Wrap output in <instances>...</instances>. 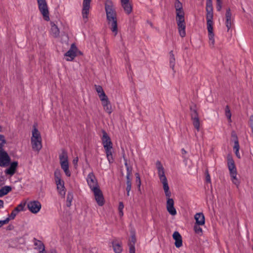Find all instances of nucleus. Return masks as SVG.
I'll return each instance as SVG.
<instances>
[{
  "instance_id": "1",
  "label": "nucleus",
  "mask_w": 253,
  "mask_h": 253,
  "mask_svg": "<svg viewBox=\"0 0 253 253\" xmlns=\"http://www.w3.org/2000/svg\"><path fill=\"white\" fill-rule=\"evenodd\" d=\"M105 10L109 28L114 36H116L119 31L117 14L115 4L112 0H106Z\"/></svg>"
},
{
  "instance_id": "2",
  "label": "nucleus",
  "mask_w": 253,
  "mask_h": 253,
  "mask_svg": "<svg viewBox=\"0 0 253 253\" xmlns=\"http://www.w3.org/2000/svg\"><path fill=\"white\" fill-rule=\"evenodd\" d=\"M206 10H207V26L208 30V35L209 39V43L211 48L214 46L215 40L214 34L213 33V12L211 0H207L206 4Z\"/></svg>"
},
{
  "instance_id": "3",
  "label": "nucleus",
  "mask_w": 253,
  "mask_h": 253,
  "mask_svg": "<svg viewBox=\"0 0 253 253\" xmlns=\"http://www.w3.org/2000/svg\"><path fill=\"white\" fill-rule=\"evenodd\" d=\"M174 6L176 10V21L178 26V32L179 35L183 38L186 35V25L184 20V13L183 10L182 5L178 0H176Z\"/></svg>"
},
{
  "instance_id": "4",
  "label": "nucleus",
  "mask_w": 253,
  "mask_h": 253,
  "mask_svg": "<svg viewBox=\"0 0 253 253\" xmlns=\"http://www.w3.org/2000/svg\"><path fill=\"white\" fill-rule=\"evenodd\" d=\"M101 139L103 147L105 149L107 160L109 163H112L114 161L112 155L113 144L110 137L104 130L102 131Z\"/></svg>"
},
{
  "instance_id": "5",
  "label": "nucleus",
  "mask_w": 253,
  "mask_h": 253,
  "mask_svg": "<svg viewBox=\"0 0 253 253\" xmlns=\"http://www.w3.org/2000/svg\"><path fill=\"white\" fill-rule=\"evenodd\" d=\"M31 137L32 148L35 151H39L42 147V137L40 132L35 127L33 128Z\"/></svg>"
},
{
  "instance_id": "6",
  "label": "nucleus",
  "mask_w": 253,
  "mask_h": 253,
  "mask_svg": "<svg viewBox=\"0 0 253 253\" xmlns=\"http://www.w3.org/2000/svg\"><path fill=\"white\" fill-rule=\"evenodd\" d=\"M156 165L158 170V176L160 181L163 184L164 192L168 193V190H169V188L167 178L165 175V169L160 162L157 161Z\"/></svg>"
},
{
  "instance_id": "7",
  "label": "nucleus",
  "mask_w": 253,
  "mask_h": 253,
  "mask_svg": "<svg viewBox=\"0 0 253 253\" xmlns=\"http://www.w3.org/2000/svg\"><path fill=\"white\" fill-rule=\"evenodd\" d=\"M59 159L61 169L64 171L65 175L68 177H70L71 176V173L69 170L68 156L67 153L64 150L62 151V152L59 154Z\"/></svg>"
},
{
  "instance_id": "8",
  "label": "nucleus",
  "mask_w": 253,
  "mask_h": 253,
  "mask_svg": "<svg viewBox=\"0 0 253 253\" xmlns=\"http://www.w3.org/2000/svg\"><path fill=\"white\" fill-rule=\"evenodd\" d=\"M54 178L58 193L64 197L66 193V190L64 186V181L61 179V175L59 170H56L55 171Z\"/></svg>"
},
{
  "instance_id": "9",
  "label": "nucleus",
  "mask_w": 253,
  "mask_h": 253,
  "mask_svg": "<svg viewBox=\"0 0 253 253\" xmlns=\"http://www.w3.org/2000/svg\"><path fill=\"white\" fill-rule=\"evenodd\" d=\"M39 9L44 20L48 21L50 20L48 6L45 0H37Z\"/></svg>"
},
{
  "instance_id": "10",
  "label": "nucleus",
  "mask_w": 253,
  "mask_h": 253,
  "mask_svg": "<svg viewBox=\"0 0 253 253\" xmlns=\"http://www.w3.org/2000/svg\"><path fill=\"white\" fill-rule=\"evenodd\" d=\"M91 0H83L82 15L83 22L86 23L88 20V15L91 8Z\"/></svg>"
},
{
  "instance_id": "11",
  "label": "nucleus",
  "mask_w": 253,
  "mask_h": 253,
  "mask_svg": "<svg viewBox=\"0 0 253 253\" xmlns=\"http://www.w3.org/2000/svg\"><path fill=\"white\" fill-rule=\"evenodd\" d=\"M165 194L167 198L166 208L168 211L171 215H176L177 212L174 207V201L170 198L171 196L170 191L169 190H168V193L165 192Z\"/></svg>"
},
{
  "instance_id": "12",
  "label": "nucleus",
  "mask_w": 253,
  "mask_h": 253,
  "mask_svg": "<svg viewBox=\"0 0 253 253\" xmlns=\"http://www.w3.org/2000/svg\"><path fill=\"white\" fill-rule=\"evenodd\" d=\"M28 210L33 213H37L42 208L41 204L38 201L29 202L27 204Z\"/></svg>"
},
{
  "instance_id": "13",
  "label": "nucleus",
  "mask_w": 253,
  "mask_h": 253,
  "mask_svg": "<svg viewBox=\"0 0 253 253\" xmlns=\"http://www.w3.org/2000/svg\"><path fill=\"white\" fill-rule=\"evenodd\" d=\"M86 180L91 190L99 188L97 180L92 172H90L88 174Z\"/></svg>"
},
{
  "instance_id": "14",
  "label": "nucleus",
  "mask_w": 253,
  "mask_h": 253,
  "mask_svg": "<svg viewBox=\"0 0 253 253\" xmlns=\"http://www.w3.org/2000/svg\"><path fill=\"white\" fill-rule=\"evenodd\" d=\"M225 24L227 29V31L229 32L233 24V17L232 16L230 8H228L225 13Z\"/></svg>"
},
{
  "instance_id": "15",
  "label": "nucleus",
  "mask_w": 253,
  "mask_h": 253,
  "mask_svg": "<svg viewBox=\"0 0 253 253\" xmlns=\"http://www.w3.org/2000/svg\"><path fill=\"white\" fill-rule=\"evenodd\" d=\"M91 191L93 192L95 199L97 204L100 206H103L104 203V199L102 193L99 188Z\"/></svg>"
},
{
  "instance_id": "16",
  "label": "nucleus",
  "mask_w": 253,
  "mask_h": 253,
  "mask_svg": "<svg viewBox=\"0 0 253 253\" xmlns=\"http://www.w3.org/2000/svg\"><path fill=\"white\" fill-rule=\"evenodd\" d=\"M78 49L74 44H72L70 49L65 53L67 61H72L77 56Z\"/></svg>"
},
{
  "instance_id": "17",
  "label": "nucleus",
  "mask_w": 253,
  "mask_h": 253,
  "mask_svg": "<svg viewBox=\"0 0 253 253\" xmlns=\"http://www.w3.org/2000/svg\"><path fill=\"white\" fill-rule=\"evenodd\" d=\"M100 100L104 111L108 114H110L112 112L113 110L112 105L108 97L107 96L104 98H102Z\"/></svg>"
},
{
  "instance_id": "18",
  "label": "nucleus",
  "mask_w": 253,
  "mask_h": 253,
  "mask_svg": "<svg viewBox=\"0 0 253 253\" xmlns=\"http://www.w3.org/2000/svg\"><path fill=\"white\" fill-rule=\"evenodd\" d=\"M121 4L126 14H129L132 12V6L130 0H121Z\"/></svg>"
},
{
  "instance_id": "19",
  "label": "nucleus",
  "mask_w": 253,
  "mask_h": 253,
  "mask_svg": "<svg viewBox=\"0 0 253 253\" xmlns=\"http://www.w3.org/2000/svg\"><path fill=\"white\" fill-rule=\"evenodd\" d=\"M191 118L193 120V124L195 128L199 131L200 129V122L198 117L197 112L195 109L191 108Z\"/></svg>"
},
{
  "instance_id": "20",
  "label": "nucleus",
  "mask_w": 253,
  "mask_h": 253,
  "mask_svg": "<svg viewBox=\"0 0 253 253\" xmlns=\"http://www.w3.org/2000/svg\"><path fill=\"white\" fill-rule=\"evenodd\" d=\"M9 162V158L7 154L0 150V166H5L7 165Z\"/></svg>"
},
{
  "instance_id": "21",
  "label": "nucleus",
  "mask_w": 253,
  "mask_h": 253,
  "mask_svg": "<svg viewBox=\"0 0 253 253\" xmlns=\"http://www.w3.org/2000/svg\"><path fill=\"white\" fill-rule=\"evenodd\" d=\"M18 166V163L16 162H13L11 163L10 166L5 169V173L10 176L13 175L16 171V168Z\"/></svg>"
},
{
  "instance_id": "22",
  "label": "nucleus",
  "mask_w": 253,
  "mask_h": 253,
  "mask_svg": "<svg viewBox=\"0 0 253 253\" xmlns=\"http://www.w3.org/2000/svg\"><path fill=\"white\" fill-rule=\"evenodd\" d=\"M172 237L175 240V246L177 248H179L182 245V237L180 234L177 231H175L172 235Z\"/></svg>"
},
{
  "instance_id": "23",
  "label": "nucleus",
  "mask_w": 253,
  "mask_h": 253,
  "mask_svg": "<svg viewBox=\"0 0 253 253\" xmlns=\"http://www.w3.org/2000/svg\"><path fill=\"white\" fill-rule=\"evenodd\" d=\"M227 165L229 170L230 171V174L232 173V172H237L234 161L230 156H228L227 157Z\"/></svg>"
},
{
  "instance_id": "24",
  "label": "nucleus",
  "mask_w": 253,
  "mask_h": 253,
  "mask_svg": "<svg viewBox=\"0 0 253 253\" xmlns=\"http://www.w3.org/2000/svg\"><path fill=\"white\" fill-rule=\"evenodd\" d=\"M194 218L196 220V224L203 225L205 224V216L202 213H197L194 216Z\"/></svg>"
},
{
  "instance_id": "25",
  "label": "nucleus",
  "mask_w": 253,
  "mask_h": 253,
  "mask_svg": "<svg viewBox=\"0 0 253 253\" xmlns=\"http://www.w3.org/2000/svg\"><path fill=\"white\" fill-rule=\"evenodd\" d=\"M50 25H51L50 33H51V35L55 38L58 37L59 36V33H60L58 28L53 22H50Z\"/></svg>"
},
{
  "instance_id": "26",
  "label": "nucleus",
  "mask_w": 253,
  "mask_h": 253,
  "mask_svg": "<svg viewBox=\"0 0 253 253\" xmlns=\"http://www.w3.org/2000/svg\"><path fill=\"white\" fill-rule=\"evenodd\" d=\"M33 243L34 245V249L35 250L39 251V252L42 250H44V246L41 241L34 238L33 239Z\"/></svg>"
},
{
  "instance_id": "27",
  "label": "nucleus",
  "mask_w": 253,
  "mask_h": 253,
  "mask_svg": "<svg viewBox=\"0 0 253 253\" xmlns=\"http://www.w3.org/2000/svg\"><path fill=\"white\" fill-rule=\"evenodd\" d=\"M12 190L10 186H4L0 188V197L7 195Z\"/></svg>"
},
{
  "instance_id": "28",
  "label": "nucleus",
  "mask_w": 253,
  "mask_h": 253,
  "mask_svg": "<svg viewBox=\"0 0 253 253\" xmlns=\"http://www.w3.org/2000/svg\"><path fill=\"white\" fill-rule=\"evenodd\" d=\"M95 88L96 92L98 93L100 99H101L102 98H104L107 97L102 86L100 85H95Z\"/></svg>"
},
{
  "instance_id": "29",
  "label": "nucleus",
  "mask_w": 253,
  "mask_h": 253,
  "mask_svg": "<svg viewBox=\"0 0 253 253\" xmlns=\"http://www.w3.org/2000/svg\"><path fill=\"white\" fill-rule=\"evenodd\" d=\"M135 237L134 235L131 236L129 243V253H135L134 244L135 243Z\"/></svg>"
},
{
  "instance_id": "30",
  "label": "nucleus",
  "mask_w": 253,
  "mask_h": 253,
  "mask_svg": "<svg viewBox=\"0 0 253 253\" xmlns=\"http://www.w3.org/2000/svg\"><path fill=\"white\" fill-rule=\"evenodd\" d=\"M113 248L116 253H121L122 251L121 245L117 241H114L112 242Z\"/></svg>"
},
{
  "instance_id": "31",
  "label": "nucleus",
  "mask_w": 253,
  "mask_h": 253,
  "mask_svg": "<svg viewBox=\"0 0 253 253\" xmlns=\"http://www.w3.org/2000/svg\"><path fill=\"white\" fill-rule=\"evenodd\" d=\"M232 137L233 140L234 142V146L233 147V149L235 151L237 150V151H238V150H239V142H238L237 137L235 134L232 133Z\"/></svg>"
},
{
  "instance_id": "32",
  "label": "nucleus",
  "mask_w": 253,
  "mask_h": 253,
  "mask_svg": "<svg viewBox=\"0 0 253 253\" xmlns=\"http://www.w3.org/2000/svg\"><path fill=\"white\" fill-rule=\"evenodd\" d=\"M230 176L231 178V180L232 182L235 184L237 186H238L239 185V181L237 178V172H232L230 173Z\"/></svg>"
},
{
  "instance_id": "33",
  "label": "nucleus",
  "mask_w": 253,
  "mask_h": 253,
  "mask_svg": "<svg viewBox=\"0 0 253 253\" xmlns=\"http://www.w3.org/2000/svg\"><path fill=\"white\" fill-rule=\"evenodd\" d=\"M169 66L170 67L174 70V67L175 65V58L174 57V55L172 53V51L169 52Z\"/></svg>"
},
{
  "instance_id": "34",
  "label": "nucleus",
  "mask_w": 253,
  "mask_h": 253,
  "mask_svg": "<svg viewBox=\"0 0 253 253\" xmlns=\"http://www.w3.org/2000/svg\"><path fill=\"white\" fill-rule=\"evenodd\" d=\"M73 198V194L71 192H68L67 196V206L69 207L71 206L72 200Z\"/></svg>"
},
{
  "instance_id": "35",
  "label": "nucleus",
  "mask_w": 253,
  "mask_h": 253,
  "mask_svg": "<svg viewBox=\"0 0 253 253\" xmlns=\"http://www.w3.org/2000/svg\"><path fill=\"white\" fill-rule=\"evenodd\" d=\"M225 115L229 122H231V113L229 107L227 105L225 108Z\"/></svg>"
},
{
  "instance_id": "36",
  "label": "nucleus",
  "mask_w": 253,
  "mask_h": 253,
  "mask_svg": "<svg viewBox=\"0 0 253 253\" xmlns=\"http://www.w3.org/2000/svg\"><path fill=\"white\" fill-rule=\"evenodd\" d=\"M201 225L195 224L194 226V230L196 234L201 235L202 234V229L200 227Z\"/></svg>"
},
{
  "instance_id": "37",
  "label": "nucleus",
  "mask_w": 253,
  "mask_h": 253,
  "mask_svg": "<svg viewBox=\"0 0 253 253\" xmlns=\"http://www.w3.org/2000/svg\"><path fill=\"white\" fill-rule=\"evenodd\" d=\"M135 175L136 177V182L137 184L138 188L140 189L141 182L139 174L138 173H136Z\"/></svg>"
},
{
  "instance_id": "38",
  "label": "nucleus",
  "mask_w": 253,
  "mask_h": 253,
  "mask_svg": "<svg viewBox=\"0 0 253 253\" xmlns=\"http://www.w3.org/2000/svg\"><path fill=\"white\" fill-rule=\"evenodd\" d=\"M18 212L17 211V210L14 209V210L11 213V214L9 215V217H8L7 218H9V220L10 219H13L15 218V217L18 214Z\"/></svg>"
},
{
  "instance_id": "39",
  "label": "nucleus",
  "mask_w": 253,
  "mask_h": 253,
  "mask_svg": "<svg viewBox=\"0 0 253 253\" xmlns=\"http://www.w3.org/2000/svg\"><path fill=\"white\" fill-rule=\"evenodd\" d=\"M5 142L4 136L2 135H0V148L3 146Z\"/></svg>"
},
{
  "instance_id": "40",
  "label": "nucleus",
  "mask_w": 253,
  "mask_h": 253,
  "mask_svg": "<svg viewBox=\"0 0 253 253\" xmlns=\"http://www.w3.org/2000/svg\"><path fill=\"white\" fill-rule=\"evenodd\" d=\"M24 208V205L22 204H19L17 207L15 208V210H17V211L19 212L20 211H22L23 210Z\"/></svg>"
},
{
  "instance_id": "41",
  "label": "nucleus",
  "mask_w": 253,
  "mask_h": 253,
  "mask_svg": "<svg viewBox=\"0 0 253 253\" xmlns=\"http://www.w3.org/2000/svg\"><path fill=\"white\" fill-rule=\"evenodd\" d=\"M9 221V218H6L4 220H0V227L3 225L7 224Z\"/></svg>"
},
{
  "instance_id": "42",
  "label": "nucleus",
  "mask_w": 253,
  "mask_h": 253,
  "mask_svg": "<svg viewBox=\"0 0 253 253\" xmlns=\"http://www.w3.org/2000/svg\"><path fill=\"white\" fill-rule=\"evenodd\" d=\"M131 187V181H126V191H130Z\"/></svg>"
},
{
  "instance_id": "43",
  "label": "nucleus",
  "mask_w": 253,
  "mask_h": 253,
  "mask_svg": "<svg viewBox=\"0 0 253 253\" xmlns=\"http://www.w3.org/2000/svg\"><path fill=\"white\" fill-rule=\"evenodd\" d=\"M125 166L126 167L127 174L131 175V171H132L131 168L128 166L127 163H125Z\"/></svg>"
},
{
  "instance_id": "44",
  "label": "nucleus",
  "mask_w": 253,
  "mask_h": 253,
  "mask_svg": "<svg viewBox=\"0 0 253 253\" xmlns=\"http://www.w3.org/2000/svg\"><path fill=\"white\" fill-rule=\"evenodd\" d=\"M222 8V2L216 3V9L218 11H220Z\"/></svg>"
},
{
  "instance_id": "45",
  "label": "nucleus",
  "mask_w": 253,
  "mask_h": 253,
  "mask_svg": "<svg viewBox=\"0 0 253 253\" xmlns=\"http://www.w3.org/2000/svg\"><path fill=\"white\" fill-rule=\"evenodd\" d=\"M124 208L123 203L122 202H120L119 205L118 207L119 211H123V209Z\"/></svg>"
},
{
  "instance_id": "46",
  "label": "nucleus",
  "mask_w": 253,
  "mask_h": 253,
  "mask_svg": "<svg viewBox=\"0 0 253 253\" xmlns=\"http://www.w3.org/2000/svg\"><path fill=\"white\" fill-rule=\"evenodd\" d=\"M78 162V157H76V158H75L73 159V164H74L75 166L77 165Z\"/></svg>"
},
{
  "instance_id": "47",
  "label": "nucleus",
  "mask_w": 253,
  "mask_h": 253,
  "mask_svg": "<svg viewBox=\"0 0 253 253\" xmlns=\"http://www.w3.org/2000/svg\"><path fill=\"white\" fill-rule=\"evenodd\" d=\"M206 181L208 182H211V178H210V174L208 173L207 175H206Z\"/></svg>"
},
{
  "instance_id": "48",
  "label": "nucleus",
  "mask_w": 253,
  "mask_h": 253,
  "mask_svg": "<svg viewBox=\"0 0 253 253\" xmlns=\"http://www.w3.org/2000/svg\"><path fill=\"white\" fill-rule=\"evenodd\" d=\"M130 174H126V181H131Z\"/></svg>"
},
{
  "instance_id": "49",
  "label": "nucleus",
  "mask_w": 253,
  "mask_h": 253,
  "mask_svg": "<svg viewBox=\"0 0 253 253\" xmlns=\"http://www.w3.org/2000/svg\"><path fill=\"white\" fill-rule=\"evenodd\" d=\"M235 154H236V156L238 158H240V155L239 150H238V151H237V150H235Z\"/></svg>"
},
{
  "instance_id": "50",
  "label": "nucleus",
  "mask_w": 253,
  "mask_h": 253,
  "mask_svg": "<svg viewBox=\"0 0 253 253\" xmlns=\"http://www.w3.org/2000/svg\"><path fill=\"white\" fill-rule=\"evenodd\" d=\"M3 206V202L2 200H0V209L2 208Z\"/></svg>"
},
{
  "instance_id": "51",
  "label": "nucleus",
  "mask_w": 253,
  "mask_h": 253,
  "mask_svg": "<svg viewBox=\"0 0 253 253\" xmlns=\"http://www.w3.org/2000/svg\"><path fill=\"white\" fill-rule=\"evenodd\" d=\"M119 214L120 216L122 217L123 215V211H119Z\"/></svg>"
},
{
  "instance_id": "52",
  "label": "nucleus",
  "mask_w": 253,
  "mask_h": 253,
  "mask_svg": "<svg viewBox=\"0 0 253 253\" xmlns=\"http://www.w3.org/2000/svg\"><path fill=\"white\" fill-rule=\"evenodd\" d=\"M181 151H182V154L183 155L186 154V153H187L186 151L184 149H182L181 150Z\"/></svg>"
},
{
  "instance_id": "53",
  "label": "nucleus",
  "mask_w": 253,
  "mask_h": 253,
  "mask_svg": "<svg viewBox=\"0 0 253 253\" xmlns=\"http://www.w3.org/2000/svg\"><path fill=\"white\" fill-rule=\"evenodd\" d=\"M39 253H46V252L45 251V249H44V250H42L41 251H39Z\"/></svg>"
},
{
  "instance_id": "54",
  "label": "nucleus",
  "mask_w": 253,
  "mask_h": 253,
  "mask_svg": "<svg viewBox=\"0 0 253 253\" xmlns=\"http://www.w3.org/2000/svg\"><path fill=\"white\" fill-rule=\"evenodd\" d=\"M49 253H57V252L55 250H51L50 251Z\"/></svg>"
},
{
  "instance_id": "55",
  "label": "nucleus",
  "mask_w": 253,
  "mask_h": 253,
  "mask_svg": "<svg viewBox=\"0 0 253 253\" xmlns=\"http://www.w3.org/2000/svg\"><path fill=\"white\" fill-rule=\"evenodd\" d=\"M222 2L221 0H216V3Z\"/></svg>"
},
{
  "instance_id": "56",
  "label": "nucleus",
  "mask_w": 253,
  "mask_h": 253,
  "mask_svg": "<svg viewBox=\"0 0 253 253\" xmlns=\"http://www.w3.org/2000/svg\"><path fill=\"white\" fill-rule=\"evenodd\" d=\"M129 192L130 191H126V194H127V196H129Z\"/></svg>"
},
{
  "instance_id": "57",
  "label": "nucleus",
  "mask_w": 253,
  "mask_h": 253,
  "mask_svg": "<svg viewBox=\"0 0 253 253\" xmlns=\"http://www.w3.org/2000/svg\"><path fill=\"white\" fill-rule=\"evenodd\" d=\"M1 127L0 126V131L1 130Z\"/></svg>"
}]
</instances>
